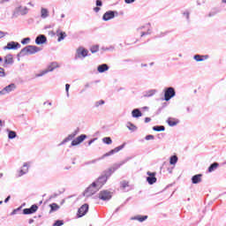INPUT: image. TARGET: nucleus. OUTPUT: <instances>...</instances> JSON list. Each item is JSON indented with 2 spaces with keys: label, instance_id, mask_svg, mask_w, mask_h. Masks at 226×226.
I'll use <instances>...</instances> for the list:
<instances>
[{
  "label": "nucleus",
  "instance_id": "20",
  "mask_svg": "<svg viewBox=\"0 0 226 226\" xmlns=\"http://www.w3.org/2000/svg\"><path fill=\"white\" fill-rule=\"evenodd\" d=\"M108 70H109V65H107L106 64H101L97 68V72H99V73H103L104 72H107Z\"/></svg>",
  "mask_w": 226,
  "mask_h": 226
},
{
  "label": "nucleus",
  "instance_id": "15",
  "mask_svg": "<svg viewBox=\"0 0 226 226\" xmlns=\"http://www.w3.org/2000/svg\"><path fill=\"white\" fill-rule=\"evenodd\" d=\"M87 54H89V51L84 48H79L77 50L78 57H87Z\"/></svg>",
  "mask_w": 226,
  "mask_h": 226
},
{
  "label": "nucleus",
  "instance_id": "9",
  "mask_svg": "<svg viewBox=\"0 0 226 226\" xmlns=\"http://www.w3.org/2000/svg\"><path fill=\"white\" fill-rule=\"evenodd\" d=\"M116 15H117V12H116L114 11H109L103 14L102 19L105 21L111 20V19H114L116 17Z\"/></svg>",
  "mask_w": 226,
  "mask_h": 226
},
{
  "label": "nucleus",
  "instance_id": "2",
  "mask_svg": "<svg viewBox=\"0 0 226 226\" xmlns=\"http://www.w3.org/2000/svg\"><path fill=\"white\" fill-rule=\"evenodd\" d=\"M176 96V90L173 87H168L164 92V100L165 102H169L170 98H174Z\"/></svg>",
  "mask_w": 226,
  "mask_h": 226
},
{
  "label": "nucleus",
  "instance_id": "14",
  "mask_svg": "<svg viewBox=\"0 0 226 226\" xmlns=\"http://www.w3.org/2000/svg\"><path fill=\"white\" fill-rule=\"evenodd\" d=\"M17 87L15 84H11L5 87L2 91H0V94H6V93H11Z\"/></svg>",
  "mask_w": 226,
  "mask_h": 226
},
{
  "label": "nucleus",
  "instance_id": "21",
  "mask_svg": "<svg viewBox=\"0 0 226 226\" xmlns=\"http://www.w3.org/2000/svg\"><path fill=\"white\" fill-rule=\"evenodd\" d=\"M27 170H29V167L27 164H24L22 169L19 171V177L24 176V174H27Z\"/></svg>",
  "mask_w": 226,
  "mask_h": 226
},
{
  "label": "nucleus",
  "instance_id": "28",
  "mask_svg": "<svg viewBox=\"0 0 226 226\" xmlns=\"http://www.w3.org/2000/svg\"><path fill=\"white\" fill-rule=\"evenodd\" d=\"M154 132H165V126L157 125L153 127Z\"/></svg>",
  "mask_w": 226,
  "mask_h": 226
},
{
  "label": "nucleus",
  "instance_id": "24",
  "mask_svg": "<svg viewBox=\"0 0 226 226\" xmlns=\"http://www.w3.org/2000/svg\"><path fill=\"white\" fill-rule=\"evenodd\" d=\"M167 123L170 126H176V124H177V123H179V120H177L176 118H169L167 120Z\"/></svg>",
  "mask_w": 226,
  "mask_h": 226
},
{
  "label": "nucleus",
  "instance_id": "45",
  "mask_svg": "<svg viewBox=\"0 0 226 226\" xmlns=\"http://www.w3.org/2000/svg\"><path fill=\"white\" fill-rule=\"evenodd\" d=\"M65 91H66L67 94L69 93V91H70V84H66L65 85Z\"/></svg>",
  "mask_w": 226,
  "mask_h": 226
},
{
  "label": "nucleus",
  "instance_id": "62",
  "mask_svg": "<svg viewBox=\"0 0 226 226\" xmlns=\"http://www.w3.org/2000/svg\"><path fill=\"white\" fill-rule=\"evenodd\" d=\"M3 204V201H0V205Z\"/></svg>",
  "mask_w": 226,
  "mask_h": 226
},
{
  "label": "nucleus",
  "instance_id": "55",
  "mask_svg": "<svg viewBox=\"0 0 226 226\" xmlns=\"http://www.w3.org/2000/svg\"><path fill=\"white\" fill-rule=\"evenodd\" d=\"M19 11H22V7H19Z\"/></svg>",
  "mask_w": 226,
  "mask_h": 226
},
{
  "label": "nucleus",
  "instance_id": "25",
  "mask_svg": "<svg viewBox=\"0 0 226 226\" xmlns=\"http://www.w3.org/2000/svg\"><path fill=\"white\" fill-rule=\"evenodd\" d=\"M132 114V117H142V112L139 109H133Z\"/></svg>",
  "mask_w": 226,
  "mask_h": 226
},
{
  "label": "nucleus",
  "instance_id": "27",
  "mask_svg": "<svg viewBox=\"0 0 226 226\" xmlns=\"http://www.w3.org/2000/svg\"><path fill=\"white\" fill-rule=\"evenodd\" d=\"M49 207H50L49 213H54V211H57V209H59V205H57L56 203H52L49 205Z\"/></svg>",
  "mask_w": 226,
  "mask_h": 226
},
{
  "label": "nucleus",
  "instance_id": "38",
  "mask_svg": "<svg viewBox=\"0 0 226 226\" xmlns=\"http://www.w3.org/2000/svg\"><path fill=\"white\" fill-rule=\"evenodd\" d=\"M103 104H105V101L101 100V101L95 102V107H99L100 105H103Z\"/></svg>",
  "mask_w": 226,
  "mask_h": 226
},
{
  "label": "nucleus",
  "instance_id": "60",
  "mask_svg": "<svg viewBox=\"0 0 226 226\" xmlns=\"http://www.w3.org/2000/svg\"><path fill=\"white\" fill-rule=\"evenodd\" d=\"M144 34H145L143 33V34H141V36H144Z\"/></svg>",
  "mask_w": 226,
  "mask_h": 226
},
{
  "label": "nucleus",
  "instance_id": "12",
  "mask_svg": "<svg viewBox=\"0 0 226 226\" xmlns=\"http://www.w3.org/2000/svg\"><path fill=\"white\" fill-rule=\"evenodd\" d=\"M4 50H11L15 49H20V44L19 42L11 41L7 43V46H5Z\"/></svg>",
  "mask_w": 226,
  "mask_h": 226
},
{
  "label": "nucleus",
  "instance_id": "49",
  "mask_svg": "<svg viewBox=\"0 0 226 226\" xmlns=\"http://www.w3.org/2000/svg\"><path fill=\"white\" fill-rule=\"evenodd\" d=\"M150 122H151V118H149V117L145 118V123H150Z\"/></svg>",
  "mask_w": 226,
  "mask_h": 226
},
{
  "label": "nucleus",
  "instance_id": "32",
  "mask_svg": "<svg viewBox=\"0 0 226 226\" xmlns=\"http://www.w3.org/2000/svg\"><path fill=\"white\" fill-rule=\"evenodd\" d=\"M102 142L104 144L110 145V144H112V139H110V137H105L102 139Z\"/></svg>",
  "mask_w": 226,
  "mask_h": 226
},
{
  "label": "nucleus",
  "instance_id": "10",
  "mask_svg": "<svg viewBox=\"0 0 226 226\" xmlns=\"http://www.w3.org/2000/svg\"><path fill=\"white\" fill-rule=\"evenodd\" d=\"M86 139H87V136L85 134H81L80 136H79L78 138H76L72 141V146H79V144H81V142H84Z\"/></svg>",
  "mask_w": 226,
  "mask_h": 226
},
{
  "label": "nucleus",
  "instance_id": "6",
  "mask_svg": "<svg viewBox=\"0 0 226 226\" xmlns=\"http://www.w3.org/2000/svg\"><path fill=\"white\" fill-rule=\"evenodd\" d=\"M147 176H149L147 177V181L148 185H154V183H156V181H157L156 172L147 171Z\"/></svg>",
  "mask_w": 226,
  "mask_h": 226
},
{
  "label": "nucleus",
  "instance_id": "48",
  "mask_svg": "<svg viewBox=\"0 0 226 226\" xmlns=\"http://www.w3.org/2000/svg\"><path fill=\"white\" fill-rule=\"evenodd\" d=\"M94 11H95V13H98V11H100V7H94Z\"/></svg>",
  "mask_w": 226,
  "mask_h": 226
},
{
  "label": "nucleus",
  "instance_id": "16",
  "mask_svg": "<svg viewBox=\"0 0 226 226\" xmlns=\"http://www.w3.org/2000/svg\"><path fill=\"white\" fill-rule=\"evenodd\" d=\"M35 43L36 45H43V43H47V37L43 34L37 36Z\"/></svg>",
  "mask_w": 226,
  "mask_h": 226
},
{
  "label": "nucleus",
  "instance_id": "39",
  "mask_svg": "<svg viewBox=\"0 0 226 226\" xmlns=\"http://www.w3.org/2000/svg\"><path fill=\"white\" fill-rule=\"evenodd\" d=\"M28 41H31V39L30 38H25L21 41V43L23 45H26V43H27Z\"/></svg>",
  "mask_w": 226,
  "mask_h": 226
},
{
  "label": "nucleus",
  "instance_id": "56",
  "mask_svg": "<svg viewBox=\"0 0 226 226\" xmlns=\"http://www.w3.org/2000/svg\"><path fill=\"white\" fill-rule=\"evenodd\" d=\"M61 18H62V19H64V14H62V15H61Z\"/></svg>",
  "mask_w": 226,
  "mask_h": 226
},
{
  "label": "nucleus",
  "instance_id": "4",
  "mask_svg": "<svg viewBox=\"0 0 226 226\" xmlns=\"http://www.w3.org/2000/svg\"><path fill=\"white\" fill-rule=\"evenodd\" d=\"M99 199L101 200H110L112 199V193L109 191H101L99 192Z\"/></svg>",
  "mask_w": 226,
  "mask_h": 226
},
{
  "label": "nucleus",
  "instance_id": "35",
  "mask_svg": "<svg viewBox=\"0 0 226 226\" xmlns=\"http://www.w3.org/2000/svg\"><path fill=\"white\" fill-rule=\"evenodd\" d=\"M41 17H43L45 19V17H48L49 15V11H47V9H41Z\"/></svg>",
  "mask_w": 226,
  "mask_h": 226
},
{
  "label": "nucleus",
  "instance_id": "19",
  "mask_svg": "<svg viewBox=\"0 0 226 226\" xmlns=\"http://www.w3.org/2000/svg\"><path fill=\"white\" fill-rule=\"evenodd\" d=\"M194 59L198 63H200V61H206L207 59H209V55H195Z\"/></svg>",
  "mask_w": 226,
  "mask_h": 226
},
{
  "label": "nucleus",
  "instance_id": "8",
  "mask_svg": "<svg viewBox=\"0 0 226 226\" xmlns=\"http://www.w3.org/2000/svg\"><path fill=\"white\" fill-rule=\"evenodd\" d=\"M121 149H123V146L120 147H117L116 148L110 150L109 152L104 154L100 160H103L105 158H107V156H112V154H115V153H119V151H121Z\"/></svg>",
  "mask_w": 226,
  "mask_h": 226
},
{
  "label": "nucleus",
  "instance_id": "7",
  "mask_svg": "<svg viewBox=\"0 0 226 226\" xmlns=\"http://www.w3.org/2000/svg\"><path fill=\"white\" fill-rule=\"evenodd\" d=\"M57 64L56 63H52L48 69H46L45 71H42L41 73L37 74V77H43V75H46V73H49V72H54V70H56V68H57Z\"/></svg>",
  "mask_w": 226,
  "mask_h": 226
},
{
  "label": "nucleus",
  "instance_id": "18",
  "mask_svg": "<svg viewBox=\"0 0 226 226\" xmlns=\"http://www.w3.org/2000/svg\"><path fill=\"white\" fill-rule=\"evenodd\" d=\"M202 182V174L194 175L192 177V185H199V183Z\"/></svg>",
  "mask_w": 226,
  "mask_h": 226
},
{
  "label": "nucleus",
  "instance_id": "17",
  "mask_svg": "<svg viewBox=\"0 0 226 226\" xmlns=\"http://www.w3.org/2000/svg\"><path fill=\"white\" fill-rule=\"evenodd\" d=\"M56 36H57V41H63L67 36L66 32H64L63 30H56Z\"/></svg>",
  "mask_w": 226,
  "mask_h": 226
},
{
  "label": "nucleus",
  "instance_id": "11",
  "mask_svg": "<svg viewBox=\"0 0 226 226\" xmlns=\"http://www.w3.org/2000/svg\"><path fill=\"white\" fill-rule=\"evenodd\" d=\"M107 180L105 179V177H100L95 182H93L92 184L94 185V186L100 190L103 185H105V182Z\"/></svg>",
  "mask_w": 226,
  "mask_h": 226
},
{
  "label": "nucleus",
  "instance_id": "26",
  "mask_svg": "<svg viewBox=\"0 0 226 226\" xmlns=\"http://www.w3.org/2000/svg\"><path fill=\"white\" fill-rule=\"evenodd\" d=\"M4 63L6 64H11V63H13V56L11 55H7L4 58Z\"/></svg>",
  "mask_w": 226,
  "mask_h": 226
},
{
  "label": "nucleus",
  "instance_id": "61",
  "mask_svg": "<svg viewBox=\"0 0 226 226\" xmlns=\"http://www.w3.org/2000/svg\"><path fill=\"white\" fill-rule=\"evenodd\" d=\"M49 105H52V103L49 102Z\"/></svg>",
  "mask_w": 226,
  "mask_h": 226
},
{
  "label": "nucleus",
  "instance_id": "40",
  "mask_svg": "<svg viewBox=\"0 0 226 226\" xmlns=\"http://www.w3.org/2000/svg\"><path fill=\"white\" fill-rule=\"evenodd\" d=\"M75 135H77V132H75L74 133L69 135L68 138H67V139H68V140H72V139H74V138H75Z\"/></svg>",
  "mask_w": 226,
  "mask_h": 226
},
{
  "label": "nucleus",
  "instance_id": "47",
  "mask_svg": "<svg viewBox=\"0 0 226 226\" xmlns=\"http://www.w3.org/2000/svg\"><path fill=\"white\" fill-rule=\"evenodd\" d=\"M127 4H130L132 3H134L135 0H124Z\"/></svg>",
  "mask_w": 226,
  "mask_h": 226
},
{
  "label": "nucleus",
  "instance_id": "53",
  "mask_svg": "<svg viewBox=\"0 0 226 226\" xmlns=\"http://www.w3.org/2000/svg\"><path fill=\"white\" fill-rule=\"evenodd\" d=\"M23 13H27V8L26 7H24Z\"/></svg>",
  "mask_w": 226,
  "mask_h": 226
},
{
  "label": "nucleus",
  "instance_id": "41",
  "mask_svg": "<svg viewBox=\"0 0 226 226\" xmlns=\"http://www.w3.org/2000/svg\"><path fill=\"white\" fill-rule=\"evenodd\" d=\"M5 73H4V69H3L2 67H0V77H4Z\"/></svg>",
  "mask_w": 226,
  "mask_h": 226
},
{
  "label": "nucleus",
  "instance_id": "3",
  "mask_svg": "<svg viewBox=\"0 0 226 226\" xmlns=\"http://www.w3.org/2000/svg\"><path fill=\"white\" fill-rule=\"evenodd\" d=\"M89 211V205L84 204L78 210V218H82V216H86L87 212Z\"/></svg>",
  "mask_w": 226,
  "mask_h": 226
},
{
  "label": "nucleus",
  "instance_id": "36",
  "mask_svg": "<svg viewBox=\"0 0 226 226\" xmlns=\"http://www.w3.org/2000/svg\"><path fill=\"white\" fill-rule=\"evenodd\" d=\"M62 225H64V222L61 220L56 221L55 223L53 224V226H62Z\"/></svg>",
  "mask_w": 226,
  "mask_h": 226
},
{
  "label": "nucleus",
  "instance_id": "50",
  "mask_svg": "<svg viewBox=\"0 0 226 226\" xmlns=\"http://www.w3.org/2000/svg\"><path fill=\"white\" fill-rule=\"evenodd\" d=\"M10 199H11V196H8L5 200H4V202H8V200H10Z\"/></svg>",
  "mask_w": 226,
  "mask_h": 226
},
{
  "label": "nucleus",
  "instance_id": "46",
  "mask_svg": "<svg viewBox=\"0 0 226 226\" xmlns=\"http://www.w3.org/2000/svg\"><path fill=\"white\" fill-rule=\"evenodd\" d=\"M102 1L101 0H97L96 1V6H102Z\"/></svg>",
  "mask_w": 226,
  "mask_h": 226
},
{
  "label": "nucleus",
  "instance_id": "34",
  "mask_svg": "<svg viewBox=\"0 0 226 226\" xmlns=\"http://www.w3.org/2000/svg\"><path fill=\"white\" fill-rule=\"evenodd\" d=\"M127 128L129 130H131L132 132H134V130H137V127L135 125H133V124H132V123L127 124Z\"/></svg>",
  "mask_w": 226,
  "mask_h": 226
},
{
  "label": "nucleus",
  "instance_id": "5",
  "mask_svg": "<svg viewBox=\"0 0 226 226\" xmlns=\"http://www.w3.org/2000/svg\"><path fill=\"white\" fill-rule=\"evenodd\" d=\"M98 189L97 187L94 186V184H92L91 185H89L87 187V189L86 190L85 192V195L86 197H91V195H94V193H96V192H98Z\"/></svg>",
  "mask_w": 226,
  "mask_h": 226
},
{
  "label": "nucleus",
  "instance_id": "52",
  "mask_svg": "<svg viewBox=\"0 0 226 226\" xmlns=\"http://www.w3.org/2000/svg\"><path fill=\"white\" fill-rule=\"evenodd\" d=\"M93 142H94V139H91L89 142H88V145L91 146L93 144Z\"/></svg>",
  "mask_w": 226,
  "mask_h": 226
},
{
  "label": "nucleus",
  "instance_id": "57",
  "mask_svg": "<svg viewBox=\"0 0 226 226\" xmlns=\"http://www.w3.org/2000/svg\"><path fill=\"white\" fill-rule=\"evenodd\" d=\"M1 177H3V173H0V179H1Z\"/></svg>",
  "mask_w": 226,
  "mask_h": 226
},
{
  "label": "nucleus",
  "instance_id": "23",
  "mask_svg": "<svg viewBox=\"0 0 226 226\" xmlns=\"http://www.w3.org/2000/svg\"><path fill=\"white\" fill-rule=\"evenodd\" d=\"M218 167H220V164L218 162L212 163L208 167V172H215V170H216Z\"/></svg>",
  "mask_w": 226,
  "mask_h": 226
},
{
  "label": "nucleus",
  "instance_id": "29",
  "mask_svg": "<svg viewBox=\"0 0 226 226\" xmlns=\"http://www.w3.org/2000/svg\"><path fill=\"white\" fill-rule=\"evenodd\" d=\"M170 165H176V163H177V155H173L170 158Z\"/></svg>",
  "mask_w": 226,
  "mask_h": 226
},
{
  "label": "nucleus",
  "instance_id": "54",
  "mask_svg": "<svg viewBox=\"0 0 226 226\" xmlns=\"http://www.w3.org/2000/svg\"><path fill=\"white\" fill-rule=\"evenodd\" d=\"M3 126V120H0V128Z\"/></svg>",
  "mask_w": 226,
  "mask_h": 226
},
{
  "label": "nucleus",
  "instance_id": "22",
  "mask_svg": "<svg viewBox=\"0 0 226 226\" xmlns=\"http://www.w3.org/2000/svg\"><path fill=\"white\" fill-rule=\"evenodd\" d=\"M131 220H137L138 222H146L147 220V215H136L134 217H132Z\"/></svg>",
  "mask_w": 226,
  "mask_h": 226
},
{
  "label": "nucleus",
  "instance_id": "31",
  "mask_svg": "<svg viewBox=\"0 0 226 226\" xmlns=\"http://www.w3.org/2000/svg\"><path fill=\"white\" fill-rule=\"evenodd\" d=\"M120 185H121V188L124 190V188H128V186H130V182L124 180L120 183Z\"/></svg>",
  "mask_w": 226,
  "mask_h": 226
},
{
  "label": "nucleus",
  "instance_id": "59",
  "mask_svg": "<svg viewBox=\"0 0 226 226\" xmlns=\"http://www.w3.org/2000/svg\"><path fill=\"white\" fill-rule=\"evenodd\" d=\"M1 61H3V58H2V57H0V63H1Z\"/></svg>",
  "mask_w": 226,
  "mask_h": 226
},
{
  "label": "nucleus",
  "instance_id": "42",
  "mask_svg": "<svg viewBox=\"0 0 226 226\" xmlns=\"http://www.w3.org/2000/svg\"><path fill=\"white\" fill-rule=\"evenodd\" d=\"M20 209H22L21 207H18L17 209H14L11 213V215H17V211H20Z\"/></svg>",
  "mask_w": 226,
  "mask_h": 226
},
{
  "label": "nucleus",
  "instance_id": "37",
  "mask_svg": "<svg viewBox=\"0 0 226 226\" xmlns=\"http://www.w3.org/2000/svg\"><path fill=\"white\" fill-rule=\"evenodd\" d=\"M145 139L146 140H154V136L149 134V135H147Z\"/></svg>",
  "mask_w": 226,
  "mask_h": 226
},
{
  "label": "nucleus",
  "instance_id": "43",
  "mask_svg": "<svg viewBox=\"0 0 226 226\" xmlns=\"http://www.w3.org/2000/svg\"><path fill=\"white\" fill-rule=\"evenodd\" d=\"M6 34H8V33H4V32L0 31V39L4 38V36H6Z\"/></svg>",
  "mask_w": 226,
  "mask_h": 226
},
{
  "label": "nucleus",
  "instance_id": "30",
  "mask_svg": "<svg viewBox=\"0 0 226 226\" xmlns=\"http://www.w3.org/2000/svg\"><path fill=\"white\" fill-rule=\"evenodd\" d=\"M98 50H100V46L98 45L92 46L90 49V52H92V54H96Z\"/></svg>",
  "mask_w": 226,
  "mask_h": 226
},
{
  "label": "nucleus",
  "instance_id": "44",
  "mask_svg": "<svg viewBox=\"0 0 226 226\" xmlns=\"http://www.w3.org/2000/svg\"><path fill=\"white\" fill-rule=\"evenodd\" d=\"M165 34H167V32H161L158 36L159 38H162V36H165Z\"/></svg>",
  "mask_w": 226,
  "mask_h": 226
},
{
  "label": "nucleus",
  "instance_id": "51",
  "mask_svg": "<svg viewBox=\"0 0 226 226\" xmlns=\"http://www.w3.org/2000/svg\"><path fill=\"white\" fill-rule=\"evenodd\" d=\"M93 142H94V139H91L89 142H88V145L91 146L93 144Z\"/></svg>",
  "mask_w": 226,
  "mask_h": 226
},
{
  "label": "nucleus",
  "instance_id": "13",
  "mask_svg": "<svg viewBox=\"0 0 226 226\" xmlns=\"http://www.w3.org/2000/svg\"><path fill=\"white\" fill-rule=\"evenodd\" d=\"M38 211V207L36 205H32L30 208L23 209V215H33Z\"/></svg>",
  "mask_w": 226,
  "mask_h": 226
},
{
  "label": "nucleus",
  "instance_id": "1",
  "mask_svg": "<svg viewBox=\"0 0 226 226\" xmlns=\"http://www.w3.org/2000/svg\"><path fill=\"white\" fill-rule=\"evenodd\" d=\"M41 49L37 46H26L23 49H21V54L23 56H31L33 54H36V52H40Z\"/></svg>",
  "mask_w": 226,
  "mask_h": 226
},
{
  "label": "nucleus",
  "instance_id": "58",
  "mask_svg": "<svg viewBox=\"0 0 226 226\" xmlns=\"http://www.w3.org/2000/svg\"><path fill=\"white\" fill-rule=\"evenodd\" d=\"M222 3L226 4V0H222Z\"/></svg>",
  "mask_w": 226,
  "mask_h": 226
},
{
  "label": "nucleus",
  "instance_id": "33",
  "mask_svg": "<svg viewBox=\"0 0 226 226\" xmlns=\"http://www.w3.org/2000/svg\"><path fill=\"white\" fill-rule=\"evenodd\" d=\"M8 137L9 139H15V137H17V132H15V131H9Z\"/></svg>",
  "mask_w": 226,
  "mask_h": 226
}]
</instances>
